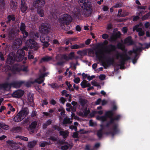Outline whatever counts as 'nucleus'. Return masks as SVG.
I'll return each instance as SVG.
<instances>
[{"label": "nucleus", "mask_w": 150, "mask_h": 150, "mask_svg": "<svg viewBox=\"0 0 150 150\" xmlns=\"http://www.w3.org/2000/svg\"><path fill=\"white\" fill-rule=\"evenodd\" d=\"M120 36V33L119 32H118L112 35L109 40L110 41H115L117 38H119Z\"/></svg>", "instance_id": "obj_19"}, {"label": "nucleus", "mask_w": 150, "mask_h": 150, "mask_svg": "<svg viewBox=\"0 0 150 150\" xmlns=\"http://www.w3.org/2000/svg\"><path fill=\"white\" fill-rule=\"evenodd\" d=\"M80 6L83 9V13L86 17L89 16L92 12V8L89 0H78Z\"/></svg>", "instance_id": "obj_2"}, {"label": "nucleus", "mask_w": 150, "mask_h": 150, "mask_svg": "<svg viewBox=\"0 0 150 150\" xmlns=\"http://www.w3.org/2000/svg\"><path fill=\"white\" fill-rule=\"evenodd\" d=\"M25 55V53L22 50H19L17 51L16 59L17 62L22 61Z\"/></svg>", "instance_id": "obj_10"}, {"label": "nucleus", "mask_w": 150, "mask_h": 150, "mask_svg": "<svg viewBox=\"0 0 150 150\" xmlns=\"http://www.w3.org/2000/svg\"><path fill=\"white\" fill-rule=\"evenodd\" d=\"M66 84L67 85L70 91H73L74 89H71V85L69 83L68 81H66Z\"/></svg>", "instance_id": "obj_54"}, {"label": "nucleus", "mask_w": 150, "mask_h": 150, "mask_svg": "<svg viewBox=\"0 0 150 150\" xmlns=\"http://www.w3.org/2000/svg\"><path fill=\"white\" fill-rule=\"evenodd\" d=\"M28 58L29 59L34 58L33 51L31 50H29L28 52Z\"/></svg>", "instance_id": "obj_40"}, {"label": "nucleus", "mask_w": 150, "mask_h": 150, "mask_svg": "<svg viewBox=\"0 0 150 150\" xmlns=\"http://www.w3.org/2000/svg\"><path fill=\"white\" fill-rule=\"evenodd\" d=\"M37 124V123L36 122H33L28 127V129L30 130H33L35 129L36 128Z\"/></svg>", "instance_id": "obj_29"}, {"label": "nucleus", "mask_w": 150, "mask_h": 150, "mask_svg": "<svg viewBox=\"0 0 150 150\" xmlns=\"http://www.w3.org/2000/svg\"><path fill=\"white\" fill-rule=\"evenodd\" d=\"M117 47L118 48L121 49L122 50H123L124 47L120 43H119L117 45Z\"/></svg>", "instance_id": "obj_61"}, {"label": "nucleus", "mask_w": 150, "mask_h": 150, "mask_svg": "<svg viewBox=\"0 0 150 150\" xmlns=\"http://www.w3.org/2000/svg\"><path fill=\"white\" fill-rule=\"evenodd\" d=\"M48 103L47 100L46 99H45L43 101L42 103V106L43 107L45 105H47L48 104Z\"/></svg>", "instance_id": "obj_59"}, {"label": "nucleus", "mask_w": 150, "mask_h": 150, "mask_svg": "<svg viewBox=\"0 0 150 150\" xmlns=\"http://www.w3.org/2000/svg\"><path fill=\"white\" fill-rule=\"evenodd\" d=\"M109 37V36L108 34L105 33L102 35V38L104 39H107Z\"/></svg>", "instance_id": "obj_57"}, {"label": "nucleus", "mask_w": 150, "mask_h": 150, "mask_svg": "<svg viewBox=\"0 0 150 150\" xmlns=\"http://www.w3.org/2000/svg\"><path fill=\"white\" fill-rule=\"evenodd\" d=\"M79 103L83 107L88 103V101L85 99L80 98L79 99Z\"/></svg>", "instance_id": "obj_27"}, {"label": "nucleus", "mask_w": 150, "mask_h": 150, "mask_svg": "<svg viewBox=\"0 0 150 150\" xmlns=\"http://www.w3.org/2000/svg\"><path fill=\"white\" fill-rule=\"evenodd\" d=\"M26 45L31 49H34L35 50H37L39 48L37 43L31 39L27 40L26 42Z\"/></svg>", "instance_id": "obj_9"}, {"label": "nucleus", "mask_w": 150, "mask_h": 150, "mask_svg": "<svg viewBox=\"0 0 150 150\" xmlns=\"http://www.w3.org/2000/svg\"><path fill=\"white\" fill-rule=\"evenodd\" d=\"M122 4L121 3H117L113 7L117 8L121 7Z\"/></svg>", "instance_id": "obj_52"}, {"label": "nucleus", "mask_w": 150, "mask_h": 150, "mask_svg": "<svg viewBox=\"0 0 150 150\" xmlns=\"http://www.w3.org/2000/svg\"><path fill=\"white\" fill-rule=\"evenodd\" d=\"M40 39L41 42L44 43L43 48L47 47L49 46L50 44L49 42L50 39L49 36L42 34L41 35Z\"/></svg>", "instance_id": "obj_8"}, {"label": "nucleus", "mask_w": 150, "mask_h": 150, "mask_svg": "<svg viewBox=\"0 0 150 150\" xmlns=\"http://www.w3.org/2000/svg\"><path fill=\"white\" fill-rule=\"evenodd\" d=\"M105 76L104 75H101L99 76V79L102 80L105 79Z\"/></svg>", "instance_id": "obj_63"}, {"label": "nucleus", "mask_w": 150, "mask_h": 150, "mask_svg": "<svg viewBox=\"0 0 150 150\" xmlns=\"http://www.w3.org/2000/svg\"><path fill=\"white\" fill-rule=\"evenodd\" d=\"M124 43L128 45L132 44L133 42L131 39V36H129L127 38L124 40Z\"/></svg>", "instance_id": "obj_26"}, {"label": "nucleus", "mask_w": 150, "mask_h": 150, "mask_svg": "<svg viewBox=\"0 0 150 150\" xmlns=\"http://www.w3.org/2000/svg\"><path fill=\"white\" fill-rule=\"evenodd\" d=\"M24 0H21V11L24 12H25L27 9V7L26 6V4L25 3H24L23 1Z\"/></svg>", "instance_id": "obj_28"}, {"label": "nucleus", "mask_w": 150, "mask_h": 150, "mask_svg": "<svg viewBox=\"0 0 150 150\" xmlns=\"http://www.w3.org/2000/svg\"><path fill=\"white\" fill-rule=\"evenodd\" d=\"M23 119L18 113L13 119L14 121L16 122H20Z\"/></svg>", "instance_id": "obj_34"}, {"label": "nucleus", "mask_w": 150, "mask_h": 150, "mask_svg": "<svg viewBox=\"0 0 150 150\" xmlns=\"http://www.w3.org/2000/svg\"><path fill=\"white\" fill-rule=\"evenodd\" d=\"M115 56L117 59L119 57L120 58V62L121 65H124L126 61L130 59V57L126 54L117 53L116 54Z\"/></svg>", "instance_id": "obj_6"}, {"label": "nucleus", "mask_w": 150, "mask_h": 150, "mask_svg": "<svg viewBox=\"0 0 150 150\" xmlns=\"http://www.w3.org/2000/svg\"><path fill=\"white\" fill-rule=\"evenodd\" d=\"M72 21L71 17L67 14L62 15L59 20L60 23L64 25H67Z\"/></svg>", "instance_id": "obj_3"}, {"label": "nucleus", "mask_w": 150, "mask_h": 150, "mask_svg": "<svg viewBox=\"0 0 150 150\" xmlns=\"http://www.w3.org/2000/svg\"><path fill=\"white\" fill-rule=\"evenodd\" d=\"M51 87L54 89H57L59 88V86L55 83H53L51 84Z\"/></svg>", "instance_id": "obj_50"}, {"label": "nucleus", "mask_w": 150, "mask_h": 150, "mask_svg": "<svg viewBox=\"0 0 150 150\" xmlns=\"http://www.w3.org/2000/svg\"><path fill=\"white\" fill-rule=\"evenodd\" d=\"M25 28L26 26L25 24L23 23H22L20 27V29L21 31H22L25 30Z\"/></svg>", "instance_id": "obj_43"}, {"label": "nucleus", "mask_w": 150, "mask_h": 150, "mask_svg": "<svg viewBox=\"0 0 150 150\" xmlns=\"http://www.w3.org/2000/svg\"><path fill=\"white\" fill-rule=\"evenodd\" d=\"M139 26L138 25H136L133 27V31L136 30L137 32H138V35L139 36H143L145 34L144 31L143 30L142 28H139Z\"/></svg>", "instance_id": "obj_16"}, {"label": "nucleus", "mask_w": 150, "mask_h": 150, "mask_svg": "<svg viewBox=\"0 0 150 150\" xmlns=\"http://www.w3.org/2000/svg\"><path fill=\"white\" fill-rule=\"evenodd\" d=\"M25 82L24 81H19L14 82L11 83V87L16 88H19Z\"/></svg>", "instance_id": "obj_18"}, {"label": "nucleus", "mask_w": 150, "mask_h": 150, "mask_svg": "<svg viewBox=\"0 0 150 150\" xmlns=\"http://www.w3.org/2000/svg\"><path fill=\"white\" fill-rule=\"evenodd\" d=\"M63 130V129H62ZM69 132L67 131L61 130L59 132L60 135H62L64 138H67L69 135Z\"/></svg>", "instance_id": "obj_25"}, {"label": "nucleus", "mask_w": 150, "mask_h": 150, "mask_svg": "<svg viewBox=\"0 0 150 150\" xmlns=\"http://www.w3.org/2000/svg\"><path fill=\"white\" fill-rule=\"evenodd\" d=\"M117 124L114 123L112 125V129L114 132H115L117 131Z\"/></svg>", "instance_id": "obj_47"}, {"label": "nucleus", "mask_w": 150, "mask_h": 150, "mask_svg": "<svg viewBox=\"0 0 150 150\" xmlns=\"http://www.w3.org/2000/svg\"><path fill=\"white\" fill-rule=\"evenodd\" d=\"M29 113V110L27 107L23 108L18 114L21 117L22 119H23Z\"/></svg>", "instance_id": "obj_14"}, {"label": "nucleus", "mask_w": 150, "mask_h": 150, "mask_svg": "<svg viewBox=\"0 0 150 150\" xmlns=\"http://www.w3.org/2000/svg\"><path fill=\"white\" fill-rule=\"evenodd\" d=\"M116 49L115 45H110L104 47L103 49H100L96 52V55L99 60H101L105 57V54H110Z\"/></svg>", "instance_id": "obj_1"}, {"label": "nucleus", "mask_w": 150, "mask_h": 150, "mask_svg": "<svg viewBox=\"0 0 150 150\" xmlns=\"http://www.w3.org/2000/svg\"><path fill=\"white\" fill-rule=\"evenodd\" d=\"M16 138H19L20 139L25 141H27L28 140V139L27 137L21 136H17L16 137Z\"/></svg>", "instance_id": "obj_44"}, {"label": "nucleus", "mask_w": 150, "mask_h": 150, "mask_svg": "<svg viewBox=\"0 0 150 150\" xmlns=\"http://www.w3.org/2000/svg\"><path fill=\"white\" fill-rule=\"evenodd\" d=\"M23 67L21 65L15 64L12 66L11 70L13 74H18L22 71Z\"/></svg>", "instance_id": "obj_11"}, {"label": "nucleus", "mask_w": 150, "mask_h": 150, "mask_svg": "<svg viewBox=\"0 0 150 150\" xmlns=\"http://www.w3.org/2000/svg\"><path fill=\"white\" fill-rule=\"evenodd\" d=\"M53 127L54 129L57 130L58 131H60L61 129L60 127L56 125H54L53 126Z\"/></svg>", "instance_id": "obj_56"}, {"label": "nucleus", "mask_w": 150, "mask_h": 150, "mask_svg": "<svg viewBox=\"0 0 150 150\" xmlns=\"http://www.w3.org/2000/svg\"><path fill=\"white\" fill-rule=\"evenodd\" d=\"M11 87V83H6L0 85V88H1L2 89H4L6 90H9Z\"/></svg>", "instance_id": "obj_20"}, {"label": "nucleus", "mask_w": 150, "mask_h": 150, "mask_svg": "<svg viewBox=\"0 0 150 150\" xmlns=\"http://www.w3.org/2000/svg\"><path fill=\"white\" fill-rule=\"evenodd\" d=\"M150 16V14L149 13H147L142 18L143 20H145L147 19L149 16Z\"/></svg>", "instance_id": "obj_60"}, {"label": "nucleus", "mask_w": 150, "mask_h": 150, "mask_svg": "<svg viewBox=\"0 0 150 150\" xmlns=\"http://www.w3.org/2000/svg\"><path fill=\"white\" fill-rule=\"evenodd\" d=\"M23 67L22 68V70L21 71H23L25 72H27L28 71V67L27 66L24 67L22 65Z\"/></svg>", "instance_id": "obj_58"}, {"label": "nucleus", "mask_w": 150, "mask_h": 150, "mask_svg": "<svg viewBox=\"0 0 150 150\" xmlns=\"http://www.w3.org/2000/svg\"><path fill=\"white\" fill-rule=\"evenodd\" d=\"M37 8V12L38 15L40 17H43L44 15V10L41 9V8Z\"/></svg>", "instance_id": "obj_32"}, {"label": "nucleus", "mask_w": 150, "mask_h": 150, "mask_svg": "<svg viewBox=\"0 0 150 150\" xmlns=\"http://www.w3.org/2000/svg\"><path fill=\"white\" fill-rule=\"evenodd\" d=\"M105 18V17L104 16H101L100 15L98 16V21H100L102 20L103 18Z\"/></svg>", "instance_id": "obj_62"}, {"label": "nucleus", "mask_w": 150, "mask_h": 150, "mask_svg": "<svg viewBox=\"0 0 150 150\" xmlns=\"http://www.w3.org/2000/svg\"><path fill=\"white\" fill-rule=\"evenodd\" d=\"M45 4V0H36L34 2V6L36 8H42Z\"/></svg>", "instance_id": "obj_15"}, {"label": "nucleus", "mask_w": 150, "mask_h": 150, "mask_svg": "<svg viewBox=\"0 0 150 150\" xmlns=\"http://www.w3.org/2000/svg\"><path fill=\"white\" fill-rule=\"evenodd\" d=\"M0 128H1L3 129L7 130L9 128V126L4 123L0 122Z\"/></svg>", "instance_id": "obj_37"}, {"label": "nucleus", "mask_w": 150, "mask_h": 150, "mask_svg": "<svg viewBox=\"0 0 150 150\" xmlns=\"http://www.w3.org/2000/svg\"><path fill=\"white\" fill-rule=\"evenodd\" d=\"M91 83L92 85L94 86H97L98 87H99L100 88H101V86L99 83L95 81H92L91 82Z\"/></svg>", "instance_id": "obj_46"}, {"label": "nucleus", "mask_w": 150, "mask_h": 150, "mask_svg": "<svg viewBox=\"0 0 150 150\" xmlns=\"http://www.w3.org/2000/svg\"><path fill=\"white\" fill-rule=\"evenodd\" d=\"M22 34L23 35V37L24 38H26L28 35V32L25 30L21 31Z\"/></svg>", "instance_id": "obj_49"}, {"label": "nucleus", "mask_w": 150, "mask_h": 150, "mask_svg": "<svg viewBox=\"0 0 150 150\" xmlns=\"http://www.w3.org/2000/svg\"><path fill=\"white\" fill-rule=\"evenodd\" d=\"M103 129L101 128L97 131V135L99 138H100L103 134Z\"/></svg>", "instance_id": "obj_41"}, {"label": "nucleus", "mask_w": 150, "mask_h": 150, "mask_svg": "<svg viewBox=\"0 0 150 150\" xmlns=\"http://www.w3.org/2000/svg\"><path fill=\"white\" fill-rule=\"evenodd\" d=\"M37 142L35 141H33L29 142L28 144V146L30 148H32L36 144Z\"/></svg>", "instance_id": "obj_36"}, {"label": "nucleus", "mask_w": 150, "mask_h": 150, "mask_svg": "<svg viewBox=\"0 0 150 150\" xmlns=\"http://www.w3.org/2000/svg\"><path fill=\"white\" fill-rule=\"evenodd\" d=\"M80 81V79L79 78H75L74 81L75 83H78Z\"/></svg>", "instance_id": "obj_64"}, {"label": "nucleus", "mask_w": 150, "mask_h": 150, "mask_svg": "<svg viewBox=\"0 0 150 150\" xmlns=\"http://www.w3.org/2000/svg\"><path fill=\"white\" fill-rule=\"evenodd\" d=\"M50 26L49 24L46 23H43L41 25L40 30L41 33L46 34L50 31Z\"/></svg>", "instance_id": "obj_7"}, {"label": "nucleus", "mask_w": 150, "mask_h": 150, "mask_svg": "<svg viewBox=\"0 0 150 150\" xmlns=\"http://www.w3.org/2000/svg\"><path fill=\"white\" fill-rule=\"evenodd\" d=\"M85 45L84 44H81L79 45L76 44L71 45L70 48L73 49H77L83 48L84 47Z\"/></svg>", "instance_id": "obj_22"}, {"label": "nucleus", "mask_w": 150, "mask_h": 150, "mask_svg": "<svg viewBox=\"0 0 150 150\" xmlns=\"http://www.w3.org/2000/svg\"><path fill=\"white\" fill-rule=\"evenodd\" d=\"M142 13H143V12H140V13H137V16H133V21H136L138 20L139 18V16H141L142 15H141Z\"/></svg>", "instance_id": "obj_42"}, {"label": "nucleus", "mask_w": 150, "mask_h": 150, "mask_svg": "<svg viewBox=\"0 0 150 150\" xmlns=\"http://www.w3.org/2000/svg\"><path fill=\"white\" fill-rule=\"evenodd\" d=\"M28 100L29 103L30 105L33 106L34 103L33 95L29 93L28 95Z\"/></svg>", "instance_id": "obj_21"}, {"label": "nucleus", "mask_w": 150, "mask_h": 150, "mask_svg": "<svg viewBox=\"0 0 150 150\" xmlns=\"http://www.w3.org/2000/svg\"><path fill=\"white\" fill-rule=\"evenodd\" d=\"M105 115L106 116H98L96 117V119L98 120L102 121V122H104L106 120V116L109 117H110L113 115V113L112 111H108L106 112Z\"/></svg>", "instance_id": "obj_12"}, {"label": "nucleus", "mask_w": 150, "mask_h": 150, "mask_svg": "<svg viewBox=\"0 0 150 150\" xmlns=\"http://www.w3.org/2000/svg\"><path fill=\"white\" fill-rule=\"evenodd\" d=\"M7 19L6 21V22L7 23H10L11 21H14L15 20V17L13 15H9L7 17Z\"/></svg>", "instance_id": "obj_33"}, {"label": "nucleus", "mask_w": 150, "mask_h": 150, "mask_svg": "<svg viewBox=\"0 0 150 150\" xmlns=\"http://www.w3.org/2000/svg\"><path fill=\"white\" fill-rule=\"evenodd\" d=\"M52 57H50L49 56H46L43 58H42L40 61L41 62H42V61L44 62H48L52 60Z\"/></svg>", "instance_id": "obj_31"}, {"label": "nucleus", "mask_w": 150, "mask_h": 150, "mask_svg": "<svg viewBox=\"0 0 150 150\" xmlns=\"http://www.w3.org/2000/svg\"><path fill=\"white\" fill-rule=\"evenodd\" d=\"M69 146L68 145L63 146H62L61 149L62 150H70Z\"/></svg>", "instance_id": "obj_48"}, {"label": "nucleus", "mask_w": 150, "mask_h": 150, "mask_svg": "<svg viewBox=\"0 0 150 150\" xmlns=\"http://www.w3.org/2000/svg\"><path fill=\"white\" fill-rule=\"evenodd\" d=\"M113 122L114 119L112 118H111L110 121L109 122L107 123V124H106V127H109V126L110 124L113 123Z\"/></svg>", "instance_id": "obj_53"}, {"label": "nucleus", "mask_w": 150, "mask_h": 150, "mask_svg": "<svg viewBox=\"0 0 150 150\" xmlns=\"http://www.w3.org/2000/svg\"><path fill=\"white\" fill-rule=\"evenodd\" d=\"M81 85L83 88L89 87L91 86L90 84L87 81L83 80L81 83Z\"/></svg>", "instance_id": "obj_23"}, {"label": "nucleus", "mask_w": 150, "mask_h": 150, "mask_svg": "<svg viewBox=\"0 0 150 150\" xmlns=\"http://www.w3.org/2000/svg\"><path fill=\"white\" fill-rule=\"evenodd\" d=\"M14 61V59L12 56H9L7 59L6 62L9 64H13Z\"/></svg>", "instance_id": "obj_30"}, {"label": "nucleus", "mask_w": 150, "mask_h": 150, "mask_svg": "<svg viewBox=\"0 0 150 150\" xmlns=\"http://www.w3.org/2000/svg\"><path fill=\"white\" fill-rule=\"evenodd\" d=\"M79 134L77 132H74L72 135V137L74 138H79Z\"/></svg>", "instance_id": "obj_55"}, {"label": "nucleus", "mask_w": 150, "mask_h": 150, "mask_svg": "<svg viewBox=\"0 0 150 150\" xmlns=\"http://www.w3.org/2000/svg\"><path fill=\"white\" fill-rule=\"evenodd\" d=\"M24 93L23 91L20 90H18L13 92L12 94V96L15 98H19L23 96Z\"/></svg>", "instance_id": "obj_17"}, {"label": "nucleus", "mask_w": 150, "mask_h": 150, "mask_svg": "<svg viewBox=\"0 0 150 150\" xmlns=\"http://www.w3.org/2000/svg\"><path fill=\"white\" fill-rule=\"evenodd\" d=\"M0 2L1 5V7L0 6V8H4L5 5L4 0H0Z\"/></svg>", "instance_id": "obj_51"}, {"label": "nucleus", "mask_w": 150, "mask_h": 150, "mask_svg": "<svg viewBox=\"0 0 150 150\" xmlns=\"http://www.w3.org/2000/svg\"><path fill=\"white\" fill-rule=\"evenodd\" d=\"M55 59L57 61L60 60V61L57 62L56 63V65H62L64 63V62L62 61L63 59L67 61L69 60L68 56L66 54H58L56 56Z\"/></svg>", "instance_id": "obj_5"}, {"label": "nucleus", "mask_w": 150, "mask_h": 150, "mask_svg": "<svg viewBox=\"0 0 150 150\" xmlns=\"http://www.w3.org/2000/svg\"><path fill=\"white\" fill-rule=\"evenodd\" d=\"M103 59L100 60H101L102 65L105 69H106L111 65L113 64L114 62V59L113 58L107 60L106 61L103 60Z\"/></svg>", "instance_id": "obj_13"}, {"label": "nucleus", "mask_w": 150, "mask_h": 150, "mask_svg": "<svg viewBox=\"0 0 150 150\" xmlns=\"http://www.w3.org/2000/svg\"><path fill=\"white\" fill-rule=\"evenodd\" d=\"M69 60H71L74 57V52H71L68 55Z\"/></svg>", "instance_id": "obj_45"}, {"label": "nucleus", "mask_w": 150, "mask_h": 150, "mask_svg": "<svg viewBox=\"0 0 150 150\" xmlns=\"http://www.w3.org/2000/svg\"><path fill=\"white\" fill-rule=\"evenodd\" d=\"M48 74V73H46L41 74L40 75L39 77L35 79L34 81H30L27 82L25 84L26 86L27 87H29L30 86L31 84H33L35 82H36L38 84H40L42 83L44 81V77L46 76H47V74Z\"/></svg>", "instance_id": "obj_4"}, {"label": "nucleus", "mask_w": 150, "mask_h": 150, "mask_svg": "<svg viewBox=\"0 0 150 150\" xmlns=\"http://www.w3.org/2000/svg\"><path fill=\"white\" fill-rule=\"evenodd\" d=\"M13 130L15 132H19L22 131V128L20 127H14Z\"/></svg>", "instance_id": "obj_38"}, {"label": "nucleus", "mask_w": 150, "mask_h": 150, "mask_svg": "<svg viewBox=\"0 0 150 150\" xmlns=\"http://www.w3.org/2000/svg\"><path fill=\"white\" fill-rule=\"evenodd\" d=\"M128 15L127 12L125 11H122V9H120L118 10L117 16L121 17H125Z\"/></svg>", "instance_id": "obj_24"}, {"label": "nucleus", "mask_w": 150, "mask_h": 150, "mask_svg": "<svg viewBox=\"0 0 150 150\" xmlns=\"http://www.w3.org/2000/svg\"><path fill=\"white\" fill-rule=\"evenodd\" d=\"M72 122V121L70 120V118L66 117L64 118L63 122V124H71Z\"/></svg>", "instance_id": "obj_35"}, {"label": "nucleus", "mask_w": 150, "mask_h": 150, "mask_svg": "<svg viewBox=\"0 0 150 150\" xmlns=\"http://www.w3.org/2000/svg\"><path fill=\"white\" fill-rule=\"evenodd\" d=\"M10 8L13 10H15L16 8V4L14 2L12 1L10 2Z\"/></svg>", "instance_id": "obj_39"}]
</instances>
